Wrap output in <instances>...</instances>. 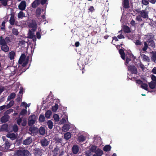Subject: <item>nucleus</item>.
<instances>
[{
    "mask_svg": "<svg viewBox=\"0 0 156 156\" xmlns=\"http://www.w3.org/2000/svg\"><path fill=\"white\" fill-rule=\"evenodd\" d=\"M13 41L12 37H6L4 38L2 36L0 37V45L2 51L5 52H8L9 48L8 45H9Z\"/></svg>",
    "mask_w": 156,
    "mask_h": 156,
    "instance_id": "f257e3e1",
    "label": "nucleus"
},
{
    "mask_svg": "<svg viewBox=\"0 0 156 156\" xmlns=\"http://www.w3.org/2000/svg\"><path fill=\"white\" fill-rule=\"evenodd\" d=\"M85 153L86 156H101L103 154V151L95 145H92Z\"/></svg>",
    "mask_w": 156,
    "mask_h": 156,
    "instance_id": "f03ea898",
    "label": "nucleus"
},
{
    "mask_svg": "<svg viewBox=\"0 0 156 156\" xmlns=\"http://www.w3.org/2000/svg\"><path fill=\"white\" fill-rule=\"evenodd\" d=\"M119 52L121 55L122 58L124 60L125 58H126V61L125 62V64L126 66H127V64L129 63V62L130 61H132V60L135 59V57L131 54H128L125 56L124 51L122 49H120L119 50Z\"/></svg>",
    "mask_w": 156,
    "mask_h": 156,
    "instance_id": "7ed1b4c3",
    "label": "nucleus"
},
{
    "mask_svg": "<svg viewBox=\"0 0 156 156\" xmlns=\"http://www.w3.org/2000/svg\"><path fill=\"white\" fill-rule=\"evenodd\" d=\"M48 99L49 98H48L46 99V101L43 100L42 102L43 105L41 108L43 107V106L44 108V109H45L46 108H48L50 106L52 105L53 103L55 102L56 101V100H55L53 98H51L49 101H48Z\"/></svg>",
    "mask_w": 156,
    "mask_h": 156,
    "instance_id": "20e7f679",
    "label": "nucleus"
},
{
    "mask_svg": "<svg viewBox=\"0 0 156 156\" xmlns=\"http://www.w3.org/2000/svg\"><path fill=\"white\" fill-rule=\"evenodd\" d=\"M30 154L29 151L22 148H20L16 152V155L17 156H28Z\"/></svg>",
    "mask_w": 156,
    "mask_h": 156,
    "instance_id": "39448f33",
    "label": "nucleus"
},
{
    "mask_svg": "<svg viewBox=\"0 0 156 156\" xmlns=\"http://www.w3.org/2000/svg\"><path fill=\"white\" fill-rule=\"evenodd\" d=\"M129 73H128V76L129 75L134 77L136 76L135 74L137 73V70L136 67L133 66H127Z\"/></svg>",
    "mask_w": 156,
    "mask_h": 156,
    "instance_id": "423d86ee",
    "label": "nucleus"
},
{
    "mask_svg": "<svg viewBox=\"0 0 156 156\" xmlns=\"http://www.w3.org/2000/svg\"><path fill=\"white\" fill-rule=\"evenodd\" d=\"M48 2V0H40V12L42 10L45 14V10Z\"/></svg>",
    "mask_w": 156,
    "mask_h": 156,
    "instance_id": "0eeeda50",
    "label": "nucleus"
},
{
    "mask_svg": "<svg viewBox=\"0 0 156 156\" xmlns=\"http://www.w3.org/2000/svg\"><path fill=\"white\" fill-rule=\"evenodd\" d=\"M86 60V59L85 58H79L77 62V64L80 70L83 69L84 68V65L87 64V62L85 61Z\"/></svg>",
    "mask_w": 156,
    "mask_h": 156,
    "instance_id": "6e6552de",
    "label": "nucleus"
},
{
    "mask_svg": "<svg viewBox=\"0 0 156 156\" xmlns=\"http://www.w3.org/2000/svg\"><path fill=\"white\" fill-rule=\"evenodd\" d=\"M36 121V116L35 115H32L29 117L28 119V125L29 126H32Z\"/></svg>",
    "mask_w": 156,
    "mask_h": 156,
    "instance_id": "1a4fd4ad",
    "label": "nucleus"
},
{
    "mask_svg": "<svg viewBox=\"0 0 156 156\" xmlns=\"http://www.w3.org/2000/svg\"><path fill=\"white\" fill-rule=\"evenodd\" d=\"M28 26L30 28H32L33 31H35L37 28L36 21L35 20H32L28 23Z\"/></svg>",
    "mask_w": 156,
    "mask_h": 156,
    "instance_id": "9d476101",
    "label": "nucleus"
},
{
    "mask_svg": "<svg viewBox=\"0 0 156 156\" xmlns=\"http://www.w3.org/2000/svg\"><path fill=\"white\" fill-rule=\"evenodd\" d=\"M128 78L132 80H135L136 84L138 85H141L144 83L142 81L137 78V76H134V77H132V76L129 75L128 76Z\"/></svg>",
    "mask_w": 156,
    "mask_h": 156,
    "instance_id": "9b49d317",
    "label": "nucleus"
},
{
    "mask_svg": "<svg viewBox=\"0 0 156 156\" xmlns=\"http://www.w3.org/2000/svg\"><path fill=\"white\" fill-rule=\"evenodd\" d=\"M62 116H63V117L62 118V119L58 123L59 125L66 123L67 121H68V116L66 113L64 112Z\"/></svg>",
    "mask_w": 156,
    "mask_h": 156,
    "instance_id": "f8f14e48",
    "label": "nucleus"
},
{
    "mask_svg": "<svg viewBox=\"0 0 156 156\" xmlns=\"http://www.w3.org/2000/svg\"><path fill=\"white\" fill-rule=\"evenodd\" d=\"M1 129L2 131H5L7 132H12V130L10 128V126L9 127L8 125L6 123L2 125Z\"/></svg>",
    "mask_w": 156,
    "mask_h": 156,
    "instance_id": "ddd939ff",
    "label": "nucleus"
},
{
    "mask_svg": "<svg viewBox=\"0 0 156 156\" xmlns=\"http://www.w3.org/2000/svg\"><path fill=\"white\" fill-rule=\"evenodd\" d=\"M34 32L35 31H33L32 29L29 30L28 34V37L32 39L34 42L36 41L35 35L34 34Z\"/></svg>",
    "mask_w": 156,
    "mask_h": 156,
    "instance_id": "4468645a",
    "label": "nucleus"
},
{
    "mask_svg": "<svg viewBox=\"0 0 156 156\" xmlns=\"http://www.w3.org/2000/svg\"><path fill=\"white\" fill-rule=\"evenodd\" d=\"M26 7V2L25 1H22L18 5L19 9L22 11L25 10Z\"/></svg>",
    "mask_w": 156,
    "mask_h": 156,
    "instance_id": "2eb2a0df",
    "label": "nucleus"
},
{
    "mask_svg": "<svg viewBox=\"0 0 156 156\" xmlns=\"http://www.w3.org/2000/svg\"><path fill=\"white\" fill-rule=\"evenodd\" d=\"M101 138L98 136H96L94 138V143L96 145L101 144Z\"/></svg>",
    "mask_w": 156,
    "mask_h": 156,
    "instance_id": "dca6fc26",
    "label": "nucleus"
},
{
    "mask_svg": "<svg viewBox=\"0 0 156 156\" xmlns=\"http://www.w3.org/2000/svg\"><path fill=\"white\" fill-rule=\"evenodd\" d=\"M9 119V116L8 115H4L1 119V121L2 123L7 122Z\"/></svg>",
    "mask_w": 156,
    "mask_h": 156,
    "instance_id": "f3484780",
    "label": "nucleus"
},
{
    "mask_svg": "<svg viewBox=\"0 0 156 156\" xmlns=\"http://www.w3.org/2000/svg\"><path fill=\"white\" fill-rule=\"evenodd\" d=\"M140 13L141 16L144 18L148 17V12L145 10H142L140 11Z\"/></svg>",
    "mask_w": 156,
    "mask_h": 156,
    "instance_id": "a211bd4d",
    "label": "nucleus"
},
{
    "mask_svg": "<svg viewBox=\"0 0 156 156\" xmlns=\"http://www.w3.org/2000/svg\"><path fill=\"white\" fill-rule=\"evenodd\" d=\"M79 151V148L78 145H74L72 147V151L74 154H77Z\"/></svg>",
    "mask_w": 156,
    "mask_h": 156,
    "instance_id": "6ab92c4d",
    "label": "nucleus"
},
{
    "mask_svg": "<svg viewBox=\"0 0 156 156\" xmlns=\"http://www.w3.org/2000/svg\"><path fill=\"white\" fill-rule=\"evenodd\" d=\"M6 136L7 137L9 138L12 140L15 139L16 138V136L13 133H8L7 134Z\"/></svg>",
    "mask_w": 156,
    "mask_h": 156,
    "instance_id": "aec40b11",
    "label": "nucleus"
},
{
    "mask_svg": "<svg viewBox=\"0 0 156 156\" xmlns=\"http://www.w3.org/2000/svg\"><path fill=\"white\" fill-rule=\"evenodd\" d=\"M41 145L43 147L48 146L49 144L48 141L45 138L42 140L41 142Z\"/></svg>",
    "mask_w": 156,
    "mask_h": 156,
    "instance_id": "412c9836",
    "label": "nucleus"
},
{
    "mask_svg": "<svg viewBox=\"0 0 156 156\" xmlns=\"http://www.w3.org/2000/svg\"><path fill=\"white\" fill-rule=\"evenodd\" d=\"M32 139L30 137H28L23 141V144L25 145H29L32 142Z\"/></svg>",
    "mask_w": 156,
    "mask_h": 156,
    "instance_id": "4be33fe9",
    "label": "nucleus"
},
{
    "mask_svg": "<svg viewBox=\"0 0 156 156\" xmlns=\"http://www.w3.org/2000/svg\"><path fill=\"white\" fill-rule=\"evenodd\" d=\"M86 138L83 135H80L78 137L77 141L80 143H82L85 140Z\"/></svg>",
    "mask_w": 156,
    "mask_h": 156,
    "instance_id": "5701e85b",
    "label": "nucleus"
},
{
    "mask_svg": "<svg viewBox=\"0 0 156 156\" xmlns=\"http://www.w3.org/2000/svg\"><path fill=\"white\" fill-rule=\"evenodd\" d=\"M15 22L14 15L13 14H12L9 20V23L11 25H13L15 24Z\"/></svg>",
    "mask_w": 156,
    "mask_h": 156,
    "instance_id": "b1692460",
    "label": "nucleus"
},
{
    "mask_svg": "<svg viewBox=\"0 0 156 156\" xmlns=\"http://www.w3.org/2000/svg\"><path fill=\"white\" fill-rule=\"evenodd\" d=\"M147 43H148L149 45L153 47H154V43L152 38H150V39H148L147 41Z\"/></svg>",
    "mask_w": 156,
    "mask_h": 156,
    "instance_id": "393cba45",
    "label": "nucleus"
},
{
    "mask_svg": "<svg viewBox=\"0 0 156 156\" xmlns=\"http://www.w3.org/2000/svg\"><path fill=\"white\" fill-rule=\"evenodd\" d=\"M141 56L143 61L147 62H149L150 61V59L148 56L144 54L141 55Z\"/></svg>",
    "mask_w": 156,
    "mask_h": 156,
    "instance_id": "a878e982",
    "label": "nucleus"
},
{
    "mask_svg": "<svg viewBox=\"0 0 156 156\" xmlns=\"http://www.w3.org/2000/svg\"><path fill=\"white\" fill-rule=\"evenodd\" d=\"M70 126L69 124H65L62 128V131L66 132L68 131L69 129Z\"/></svg>",
    "mask_w": 156,
    "mask_h": 156,
    "instance_id": "bb28decb",
    "label": "nucleus"
},
{
    "mask_svg": "<svg viewBox=\"0 0 156 156\" xmlns=\"http://www.w3.org/2000/svg\"><path fill=\"white\" fill-rule=\"evenodd\" d=\"M39 5V0H35L31 4V6L34 8H36Z\"/></svg>",
    "mask_w": 156,
    "mask_h": 156,
    "instance_id": "cd10ccee",
    "label": "nucleus"
},
{
    "mask_svg": "<svg viewBox=\"0 0 156 156\" xmlns=\"http://www.w3.org/2000/svg\"><path fill=\"white\" fill-rule=\"evenodd\" d=\"M52 112L50 110H47L45 114V117L47 119H49L52 114Z\"/></svg>",
    "mask_w": 156,
    "mask_h": 156,
    "instance_id": "c85d7f7f",
    "label": "nucleus"
},
{
    "mask_svg": "<svg viewBox=\"0 0 156 156\" xmlns=\"http://www.w3.org/2000/svg\"><path fill=\"white\" fill-rule=\"evenodd\" d=\"M151 54V59L152 61L155 62L156 61V51H152Z\"/></svg>",
    "mask_w": 156,
    "mask_h": 156,
    "instance_id": "c756f323",
    "label": "nucleus"
},
{
    "mask_svg": "<svg viewBox=\"0 0 156 156\" xmlns=\"http://www.w3.org/2000/svg\"><path fill=\"white\" fill-rule=\"evenodd\" d=\"M53 118L54 121L55 122H58L59 121L60 117L59 115L57 114H55L53 115Z\"/></svg>",
    "mask_w": 156,
    "mask_h": 156,
    "instance_id": "7c9ffc66",
    "label": "nucleus"
},
{
    "mask_svg": "<svg viewBox=\"0 0 156 156\" xmlns=\"http://www.w3.org/2000/svg\"><path fill=\"white\" fill-rule=\"evenodd\" d=\"M26 56L24 54H22L21 55L19 60V63L20 64H22L23 62L25 59Z\"/></svg>",
    "mask_w": 156,
    "mask_h": 156,
    "instance_id": "2f4dec72",
    "label": "nucleus"
},
{
    "mask_svg": "<svg viewBox=\"0 0 156 156\" xmlns=\"http://www.w3.org/2000/svg\"><path fill=\"white\" fill-rule=\"evenodd\" d=\"M16 96V94L14 93H11L9 95L7 98V101H9L11 99H14Z\"/></svg>",
    "mask_w": 156,
    "mask_h": 156,
    "instance_id": "473e14b6",
    "label": "nucleus"
},
{
    "mask_svg": "<svg viewBox=\"0 0 156 156\" xmlns=\"http://www.w3.org/2000/svg\"><path fill=\"white\" fill-rule=\"evenodd\" d=\"M71 136V133L69 132H67L65 133L64 135L65 139L66 140H68L70 139Z\"/></svg>",
    "mask_w": 156,
    "mask_h": 156,
    "instance_id": "72a5a7b5",
    "label": "nucleus"
},
{
    "mask_svg": "<svg viewBox=\"0 0 156 156\" xmlns=\"http://www.w3.org/2000/svg\"><path fill=\"white\" fill-rule=\"evenodd\" d=\"M58 108V105L57 103H55V105L52 107L51 110L53 112H56Z\"/></svg>",
    "mask_w": 156,
    "mask_h": 156,
    "instance_id": "f704fd0d",
    "label": "nucleus"
},
{
    "mask_svg": "<svg viewBox=\"0 0 156 156\" xmlns=\"http://www.w3.org/2000/svg\"><path fill=\"white\" fill-rule=\"evenodd\" d=\"M47 125L48 128L50 129H51L53 126V122L51 120H48L47 122Z\"/></svg>",
    "mask_w": 156,
    "mask_h": 156,
    "instance_id": "c9c22d12",
    "label": "nucleus"
},
{
    "mask_svg": "<svg viewBox=\"0 0 156 156\" xmlns=\"http://www.w3.org/2000/svg\"><path fill=\"white\" fill-rule=\"evenodd\" d=\"M5 147L6 149H8L9 148L11 144L10 143L9 141L8 140H5Z\"/></svg>",
    "mask_w": 156,
    "mask_h": 156,
    "instance_id": "e433bc0d",
    "label": "nucleus"
},
{
    "mask_svg": "<svg viewBox=\"0 0 156 156\" xmlns=\"http://www.w3.org/2000/svg\"><path fill=\"white\" fill-rule=\"evenodd\" d=\"M149 86L151 89H153L156 87V82H152L149 83Z\"/></svg>",
    "mask_w": 156,
    "mask_h": 156,
    "instance_id": "4c0bfd02",
    "label": "nucleus"
},
{
    "mask_svg": "<svg viewBox=\"0 0 156 156\" xmlns=\"http://www.w3.org/2000/svg\"><path fill=\"white\" fill-rule=\"evenodd\" d=\"M111 147L109 145H105L103 148V150L105 151H110Z\"/></svg>",
    "mask_w": 156,
    "mask_h": 156,
    "instance_id": "58836bf2",
    "label": "nucleus"
},
{
    "mask_svg": "<svg viewBox=\"0 0 156 156\" xmlns=\"http://www.w3.org/2000/svg\"><path fill=\"white\" fill-rule=\"evenodd\" d=\"M17 16L18 18H22L25 17V13L23 12L20 11L18 13Z\"/></svg>",
    "mask_w": 156,
    "mask_h": 156,
    "instance_id": "ea45409f",
    "label": "nucleus"
},
{
    "mask_svg": "<svg viewBox=\"0 0 156 156\" xmlns=\"http://www.w3.org/2000/svg\"><path fill=\"white\" fill-rule=\"evenodd\" d=\"M9 58L11 60H12L14 58L15 55V53L13 51H11L9 53Z\"/></svg>",
    "mask_w": 156,
    "mask_h": 156,
    "instance_id": "a19ab883",
    "label": "nucleus"
},
{
    "mask_svg": "<svg viewBox=\"0 0 156 156\" xmlns=\"http://www.w3.org/2000/svg\"><path fill=\"white\" fill-rule=\"evenodd\" d=\"M37 130V128L36 127L31 126L29 128V130L32 133L36 132Z\"/></svg>",
    "mask_w": 156,
    "mask_h": 156,
    "instance_id": "79ce46f5",
    "label": "nucleus"
},
{
    "mask_svg": "<svg viewBox=\"0 0 156 156\" xmlns=\"http://www.w3.org/2000/svg\"><path fill=\"white\" fill-rule=\"evenodd\" d=\"M12 131H13L14 133H16L18 130V127L16 124L13 125L12 127Z\"/></svg>",
    "mask_w": 156,
    "mask_h": 156,
    "instance_id": "37998d69",
    "label": "nucleus"
},
{
    "mask_svg": "<svg viewBox=\"0 0 156 156\" xmlns=\"http://www.w3.org/2000/svg\"><path fill=\"white\" fill-rule=\"evenodd\" d=\"M14 104V101L12 100L6 105V108H9L13 105Z\"/></svg>",
    "mask_w": 156,
    "mask_h": 156,
    "instance_id": "c03bdc74",
    "label": "nucleus"
},
{
    "mask_svg": "<svg viewBox=\"0 0 156 156\" xmlns=\"http://www.w3.org/2000/svg\"><path fill=\"white\" fill-rule=\"evenodd\" d=\"M43 14H44L42 16H41V18H40L39 21H41V23H42L43 22H45L46 21L45 16L44 15V12H42Z\"/></svg>",
    "mask_w": 156,
    "mask_h": 156,
    "instance_id": "a18cd8bd",
    "label": "nucleus"
},
{
    "mask_svg": "<svg viewBox=\"0 0 156 156\" xmlns=\"http://www.w3.org/2000/svg\"><path fill=\"white\" fill-rule=\"evenodd\" d=\"M123 5L124 7L126 8H128L129 7V1L128 0H124Z\"/></svg>",
    "mask_w": 156,
    "mask_h": 156,
    "instance_id": "49530a36",
    "label": "nucleus"
},
{
    "mask_svg": "<svg viewBox=\"0 0 156 156\" xmlns=\"http://www.w3.org/2000/svg\"><path fill=\"white\" fill-rule=\"evenodd\" d=\"M140 87L143 89L146 90H148V85L145 83H144L142 85L140 86Z\"/></svg>",
    "mask_w": 156,
    "mask_h": 156,
    "instance_id": "de8ad7c7",
    "label": "nucleus"
},
{
    "mask_svg": "<svg viewBox=\"0 0 156 156\" xmlns=\"http://www.w3.org/2000/svg\"><path fill=\"white\" fill-rule=\"evenodd\" d=\"M124 32L126 33H129L130 32L129 27L127 26H125L124 27Z\"/></svg>",
    "mask_w": 156,
    "mask_h": 156,
    "instance_id": "09e8293b",
    "label": "nucleus"
},
{
    "mask_svg": "<svg viewBox=\"0 0 156 156\" xmlns=\"http://www.w3.org/2000/svg\"><path fill=\"white\" fill-rule=\"evenodd\" d=\"M8 1V0H0L1 3L4 6H6Z\"/></svg>",
    "mask_w": 156,
    "mask_h": 156,
    "instance_id": "8fccbe9b",
    "label": "nucleus"
},
{
    "mask_svg": "<svg viewBox=\"0 0 156 156\" xmlns=\"http://www.w3.org/2000/svg\"><path fill=\"white\" fill-rule=\"evenodd\" d=\"M45 133V129L43 127H41L40 128V134L41 135H44Z\"/></svg>",
    "mask_w": 156,
    "mask_h": 156,
    "instance_id": "3c124183",
    "label": "nucleus"
},
{
    "mask_svg": "<svg viewBox=\"0 0 156 156\" xmlns=\"http://www.w3.org/2000/svg\"><path fill=\"white\" fill-rule=\"evenodd\" d=\"M12 33L14 35H17L19 34V32L18 31V30L15 28H14L12 29Z\"/></svg>",
    "mask_w": 156,
    "mask_h": 156,
    "instance_id": "603ef678",
    "label": "nucleus"
},
{
    "mask_svg": "<svg viewBox=\"0 0 156 156\" xmlns=\"http://www.w3.org/2000/svg\"><path fill=\"white\" fill-rule=\"evenodd\" d=\"M27 111L25 109H23L20 112V114L22 115H24L27 113Z\"/></svg>",
    "mask_w": 156,
    "mask_h": 156,
    "instance_id": "864d4df0",
    "label": "nucleus"
},
{
    "mask_svg": "<svg viewBox=\"0 0 156 156\" xmlns=\"http://www.w3.org/2000/svg\"><path fill=\"white\" fill-rule=\"evenodd\" d=\"M149 0H142V3L144 5H147L149 3Z\"/></svg>",
    "mask_w": 156,
    "mask_h": 156,
    "instance_id": "5fc2aeb1",
    "label": "nucleus"
},
{
    "mask_svg": "<svg viewBox=\"0 0 156 156\" xmlns=\"http://www.w3.org/2000/svg\"><path fill=\"white\" fill-rule=\"evenodd\" d=\"M144 47L142 49L143 51H146L148 48V44L147 43V42H145L144 43Z\"/></svg>",
    "mask_w": 156,
    "mask_h": 156,
    "instance_id": "6e6d98bb",
    "label": "nucleus"
},
{
    "mask_svg": "<svg viewBox=\"0 0 156 156\" xmlns=\"http://www.w3.org/2000/svg\"><path fill=\"white\" fill-rule=\"evenodd\" d=\"M44 120V115H40V122H43Z\"/></svg>",
    "mask_w": 156,
    "mask_h": 156,
    "instance_id": "4d7b16f0",
    "label": "nucleus"
},
{
    "mask_svg": "<svg viewBox=\"0 0 156 156\" xmlns=\"http://www.w3.org/2000/svg\"><path fill=\"white\" fill-rule=\"evenodd\" d=\"M22 119L20 118H18L17 120V123L19 125H20V123L22 122Z\"/></svg>",
    "mask_w": 156,
    "mask_h": 156,
    "instance_id": "13d9d810",
    "label": "nucleus"
},
{
    "mask_svg": "<svg viewBox=\"0 0 156 156\" xmlns=\"http://www.w3.org/2000/svg\"><path fill=\"white\" fill-rule=\"evenodd\" d=\"M139 67L141 68L142 70L144 71V70L145 69V67L144 66V65H143L142 63H140L139 64Z\"/></svg>",
    "mask_w": 156,
    "mask_h": 156,
    "instance_id": "bf43d9fd",
    "label": "nucleus"
},
{
    "mask_svg": "<svg viewBox=\"0 0 156 156\" xmlns=\"http://www.w3.org/2000/svg\"><path fill=\"white\" fill-rule=\"evenodd\" d=\"M141 17V16L139 15L136 17V19L138 21H142Z\"/></svg>",
    "mask_w": 156,
    "mask_h": 156,
    "instance_id": "052dcab7",
    "label": "nucleus"
},
{
    "mask_svg": "<svg viewBox=\"0 0 156 156\" xmlns=\"http://www.w3.org/2000/svg\"><path fill=\"white\" fill-rule=\"evenodd\" d=\"M21 106H23L26 108L28 106V105L27 103L25 102H22L21 103Z\"/></svg>",
    "mask_w": 156,
    "mask_h": 156,
    "instance_id": "680f3d73",
    "label": "nucleus"
},
{
    "mask_svg": "<svg viewBox=\"0 0 156 156\" xmlns=\"http://www.w3.org/2000/svg\"><path fill=\"white\" fill-rule=\"evenodd\" d=\"M22 95L21 97L18 96L16 99V101L17 102H19L22 100Z\"/></svg>",
    "mask_w": 156,
    "mask_h": 156,
    "instance_id": "e2e57ef3",
    "label": "nucleus"
},
{
    "mask_svg": "<svg viewBox=\"0 0 156 156\" xmlns=\"http://www.w3.org/2000/svg\"><path fill=\"white\" fill-rule=\"evenodd\" d=\"M117 37L119 39H121L122 38H124L125 37L124 35H123L122 34H121L120 35H118L117 36Z\"/></svg>",
    "mask_w": 156,
    "mask_h": 156,
    "instance_id": "0e129e2a",
    "label": "nucleus"
},
{
    "mask_svg": "<svg viewBox=\"0 0 156 156\" xmlns=\"http://www.w3.org/2000/svg\"><path fill=\"white\" fill-rule=\"evenodd\" d=\"M88 10L90 12H92L94 10V8L92 6H90L88 9Z\"/></svg>",
    "mask_w": 156,
    "mask_h": 156,
    "instance_id": "69168bd1",
    "label": "nucleus"
},
{
    "mask_svg": "<svg viewBox=\"0 0 156 156\" xmlns=\"http://www.w3.org/2000/svg\"><path fill=\"white\" fill-rule=\"evenodd\" d=\"M6 108V105H3L0 107V110L2 111L5 108Z\"/></svg>",
    "mask_w": 156,
    "mask_h": 156,
    "instance_id": "338daca9",
    "label": "nucleus"
},
{
    "mask_svg": "<svg viewBox=\"0 0 156 156\" xmlns=\"http://www.w3.org/2000/svg\"><path fill=\"white\" fill-rule=\"evenodd\" d=\"M126 37H127L129 39H131L133 37L132 35H129V34H128L126 35Z\"/></svg>",
    "mask_w": 156,
    "mask_h": 156,
    "instance_id": "774afa93",
    "label": "nucleus"
}]
</instances>
